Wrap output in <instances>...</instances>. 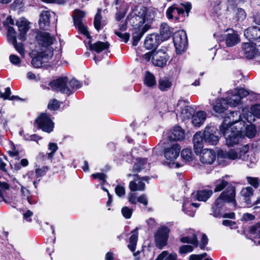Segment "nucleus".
I'll list each match as a JSON object with an SVG mask.
<instances>
[{"instance_id":"nucleus-18","label":"nucleus","mask_w":260,"mask_h":260,"mask_svg":"<svg viewBox=\"0 0 260 260\" xmlns=\"http://www.w3.org/2000/svg\"><path fill=\"white\" fill-rule=\"evenodd\" d=\"M16 24L20 31L18 38L22 41H25L26 40V33L29 29L28 21L24 18H21L16 21Z\"/></svg>"},{"instance_id":"nucleus-12","label":"nucleus","mask_w":260,"mask_h":260,"mask_svg":"<svg viewBox=\"0 0 260 260\" xmlns=\"http://www.w3.org/2000/svg\"><path fill=\"white\" fill-rule=\"evenodd\" d=\"M36 123L44 132L50 133L53 130L54 123L46 113H42L36 119Z\"/></svg>"},{"instance_id":"nucleus-8","label":"nucleus","mask_w":260,"mask_h":260,"mask_svg":"<svg viewBox=\"0 0 260 260\" xmlns=\"http://www.w3.org/2000/svg\"><path fill=\"white\" fill-rule=\"evenodd\" d=\"M249 147L246 145L239 148L236 149H230L228 151L221 150L219 152V156L222 158H228L230 159H242L245 160L246 158L245 154L248 152Z\"/></svg>"},{"instance_id":"nucleus-26","label":"nucleus","mask_w":260,"mask_h":260,"mask_svg":"<svg viewBox=\"0 0 260 260\" xmlns=\"http://www.w3.org/2000/svg\"><path fill=\"white\" fill-rule=\"evenodd\" d=\"M225 41L227 46L232 47L240 42V38L234 30L231 29L226 34Z\"/></svg>"},{"instance_id":"nucleus-10","label":"nucleus","mask_w":260,"mask_h":260,"mask_svg":"<svg viewBox=\"0 0 260 260\" xmlns=\"http://www.w3.org/2000/svg\"><path fill=\"white\" fill-rule=\"evenodd\" d=\"M250 94V92L244 88H236L234 91H231L228 92V96L230 106L231 107H236L241 102V100Z\"/></svg>"},{"instance_id":"nucleus-40","label":"nucleus","mask_w":260,"mask_h":260,"mask_svg":"<svg viewBox=\"0 0 260 260\" xmlns=\"http://www.w3.org/2000/svg\"><path fill=\"white\" fill-rule=\"evenodd\" d=\"M246 17L245 11L241 8H237L235 10L234 18L237 21H242Z\"/></svg>"},{"instance_id":"nucleus-32","label":"nucleus","mask_w":260,"mask_h":260,"mask_svg":"<svg viewBox=\"0 0 260 260\" xmlns=\"http://www.w3.org/2000/svg\"><path fill=\"white\" fill-rule=\"evenodd\" d=\"M212 191L211 190H199L196 194L192 193L191 198L197 197V199L199 201H206L212 195Z\"/></svg>"},{"instance_id":"nucleus-6","label":"nucleus","mask_w":260,"mask_h":260,"mask_svg":"<svg viewBox=\"0 0 260 260\" xmlns=\"http://www.w3.org/2000/svg\"><path fill=\"white\" fill-rule=\"evenodd\" d=\"M191 8V5L189 3L185 4H174L170 7L166 12V15L168 19L179 20L180 17L186 16Z\"/></svg>"},{"instance_id":"nucleus-15","label":"nucleus","mask_w":260,"mask_h":260,"mask_svg":"<svg viewBox=\"0 0 260 260\" xmlns=\"http://www.w3.org/2000/svg\"><path fill=\"white\" fill-rule=\"evenodd\" d=\"M169 58V57L167 53L162 50L153 52L152 60L153 64L155 66L164 67L166 64Z\"/></svg>"},{"instance_id":"nucleus-9","label":"nucleus","mask_w":260,"mask_h":260,"mask_svg":"<svg viewBox=\"0 0 260 260\" xmlns=\"http://www.w3.org/2000/svg\"><path fill=\"white\" fill-rule=\"evenodd\" d=\"M173 42L178 54L182 53L186 49L187 39L186 32L184 30L176 32L173 36Z\"/></svg>"},{"instance_id":"nucleus-42","label":"nucleus","mask_w":260,"mask_h":260,"mask_svg":"<svg viewBox=\"0 0 260 260\" xmlns=\"http://www.w3.org/2000/svg\"><path fill=\"white\" fill-rule=\"evenodd\" d=\"M144 83L149 87H152L156 84L154 76L150 73L147 72L146 73Z\"/></svg>"},{"instance_id":"nucleus-41","label":"nucleus","mask_w":260,"mask_h":260,"mask_svg":"<svg viewBox=\"0 0 260 260\" xmlns=\"http://www.w3.org/2000/svg\"><path fill=\"white\" fill-rule=\"evenodd\" d=\"M159 88L161 91L167 90L172 85V83L167 78H162L159 80Z\"/></svg>"},{"instance_id":"nucleus-29","label":"nucleus","mask_w":260,"mask_h":260,"mask_svg":"<svg viewBox=\"0 0 260 260\" xmlns=\"http://www.w3.org/2000/svg\"><path fill=\"white\" fill-rule=\"evenodd\" d=\"M109 46L110 44L108 42L98 41L93 44H90L89 45V49L90 50L94 51L99 53L108 49Z\"/></svg>"},{"instance_id":"nucleus-20","label":"nucleus","mask_w":260,"mask_h":260,"mask_svg":"<svg viewBox=\"0 0 260 260\" xmlns=\"http://www.w3.org/2000/svg\"><path fill=\"white\" fill-rule=\"evenodd\" d=\"M169 229L165 226L161 227L155 234L156 244H166L168 239Z\"/></svg>"},{"instance_id":"nucleus-19","label":"nucleus","mask_w":260,"mask_h":260,"mask_svg":"<svg viewBox=\"0 0 260 260\" xmlns=\"http://www.w3.org/2000/svg\"><path fill=\"white\" fill-rule=\"evenodd\" d=\"M191 198L190 200L188 199L184 200L182 205V211L186 214L193 217L195 214L196 209L199 206V204L193 203L192 202L193 198L191 197Z\"/></svg>"},{"instance_id":"nucleus-52","label":"nucleus","mask_w":260,"mask_h":260,"mask_svg":"<svg viewBox=\"0 0 260 260\" xmlns=\"http://www.w3.org/2000/svg\"><path fill=\"white\" fill-rule=\"evenodd\" d=\"M115 191L116 194L119 197H122L125 194V187L122 185H117L115 188Z\"/></svg>"},{"instance_id":"nucleus-45","label":"nucleus","mask_w":260,"mask_h":260,"mask_svg":"<svg viewBox=\"0 0 260 260\" xmlns=\"http://www.w3.org/2000/svg\"><path fill=\"white\" fill-rule=\"evenodd\" d=\"M62 103L55 99H51L48 104V108L50 110H57Z\"/></svg>"},{"instance_id":"nucleus-59","label":"nucleus","mask_w":260,"mask_h":260,"mask_svg":"<svg viewBox=\"0 0 260 260\" xmlns=\"http://www.w3.org/2000/svg\"><path fill=\"white\" fill-rule=\"evenodd\" d=\"M138 229H136L132 232V235L129 238L130 244H136L138 241Z\"/></svg>"},{"instance_id":"nucleus-37","label":"nucleus","mask_w":260,"mask_h":260,"mask_svg":"<svg viewBox=\"0 0 260 260\" xmlns=\"http://www.w3.org/2000/svg\"><path fill=\"white\" fill-rule=\"evenodd\" d=\"M229 176L225 175L224 177L217 180L215 182V192H218L222 190L227 185L228 182L224 180V178H228Z\"/></svg>"},{"instance_id":"nucleus-27","label":"nucleus","mask_w":260,"mask_h":260,"mask_svg":"<svg viewBox=\"0 0 260 260\" xmlns=\"http://www.w3.org/2000/svg\"><path fill=\"white\" fill-rule=\"evenodd\" d=\"M173 30L166 23H162L160 25L159 34L161 41L168 40L172 35Z\"/></svg>"},{"instance_id":"nucleus-57","label":"nucleus","mask_w":260,"mask_h":260,"mask_svg":"<svg viewBox=\"0 0 260 260\" xmlns=\"http://www.w3.org/2000/svg\"><path fill=\"white\" fill-rule=\"evenodd\" d=\"M247 181L249 184L253 186L254 188H257L259 184V179L257 177H247Z\"/></svg>"},{"instance_id":"nucleus-55","label":"nucleus","mask_w":260,"mask_h":260,"mask_svg":"<svg viewBox=\"0 0 260 260\" xmlns=\"http://www.w3.org/2000/svg\"><path fill=\"white\" fill-rule=\"evenodd\" d=\"M247 160L249 162V164L247 165L250 167L252 168L255 165L257 162V158L254 153H252L250 155H248L247 157Z\"/></svg>"},{"instance_id":"nucleus-24","label":"nucleus","mask_w":260,"mask_h":260,"mask_svg":"<svg viewBox=\"0 0 260 260\" xmlns=\"http://www.w3.org/2000/svg\"><path fill=\"white\" fill-rule=\"evenodd\" d=\"M204 134L197 132L193 137V147L195 153L198 154L204 147Z\"/></svg>"},{"instance_id":"nucleus-53","label":"nucleus","mask_w":260,"mask_h":260,"mask_svg":"<svg viewBox=\"0 0 260 260\" xmlns=\"http://www.w3.org/2000/svg\"><path fill=\"white\" fill-rule=\"evenodd\" d=\"M176 256L171 254L167 256V253L166 251L162 252L156 258V260H175Z\"/></svg>"},{"instance_id":"nucleus-1","label":"nucleus","mask_w":260,"mask_h":260,"mask_svg":"<svg viewBox=\"0 0 260 260\" xmlns=\"http://www.w3.org/2000/svg\"><path fill=\"white\" fill-rule=\"evenodd\" d=\"M240 118L239 113L232 112L220 126V131L223 135L226 144L229 146L238 144L241 139L242 129L245 126V122Z\"/></svg>"},{"instance_id":"nucleus-64","label":"nucleus","mask_w":260,"mask_h":260,"mask_svg":"<svg viewBox=\"0 0 260 260\" xmlns=\"http://www.w3.org/2000/svg\"><path fill=\"white\" fill-rule=\"evenodd\" d=\"M11 62L15 65H18L21 62L20 58L17 55L12 54L10 56Z\"/></svg>"},{"instance_id":"nucleus-38","label":"nucleus","mask_w":260,"mask_h":260,"mask_svg":"<svg viewBox=\"0 0 260 260\" xmlns=\"http://www.w3.org/2000/svg\"><path fill=\"white\" fill-rule=\"evenodd\" d=\"M17 33L12 26H9L7 28L8 40L10 43H15L16 42Z\"/></svg>"},{"instance_id":"nucleus-46","label":"nucleus","mask_w":260,"mask_h":260,"mask_svg":"<svg viewBox=\"0 0 260 260\" xmlns=\"http://www.w3.org/2000/svg\"><path fill=\"white\" fill-rule=\"evenodd\" d=\"M250 232L253 237L260 239V222L252 226L250 228ZM259 244H260V242Z\"/></svg>"},{"instance_id":"nucleus-11","label":"nucleus","mask_w":260,"mask_h":260,"mask_svg":"<svg viewBox=\"0 0 260 260\" xmlns=\"http://www.w3.org/2000/svg\"><path fill=\"white\" fill-rule=\"evenodd\" d=\"M68 84V79L66 77H61L49 83V85L53 90L70 94L71 91Z\"/></svg>"},{"instance_id":"nucleus-2","label":"nucleus","mask_w":260,"mask_h":260,"mask_svg":"<svg viewBox=\"0 0 260 260\" xmlns=\"http://www.w3.org/2000/svg\"><path fill=\"white\" fill-rule=\"evenodd\" d=\"M155 17V12L152 9L141 8L138 15L129 19L135 32L133 34V45L136 46L143 35L150 27V23Z\"/></svg>"},{"instance_id":"nucleus-44","label":"nucleus","mask_w":260,"mask_h":260,"mask_svg":"<svg viewBox=\"0 0 260 260\" xmlns=\"http://www.w3.org/2000/svg\"><path fill=\"white\" fill-rule=\"evenodd\" d=\"M190 236H186L182 238L180 240L181 242L183 243L197 244V238L196 234L193 232H192Z\"/></svg>"},{"instance_id":"nucleus-3","label":"nucleus","mask_w":260,"mask_h":260,"mask_svg":"<svg viewBox=\"0 0 260 260\" xmlns=\"http://www.w3.org/2000/svg\"><path fill=\"white\" fill-rule=\"evenodd\" d=\"M235 189L232 186H228L215 200L212 207V214L215 217L221 215V209L226 203H232L235 206L237 204L235 200Z\"/></svg>"},{"instance_id":"nucleus-36","label":"nucleus","mask_w":260,"mask_h":260,"mask_svg":"<svg viewBox=\"0 0 260 260\" xmlns=\"http://www.w3.org/2000/svg\"><path fill=\"white\" fill-rule=\"evenodd\" d=\"M241 196L244 198V200L247 204L251 203L250 198L253 196V190L251 187H246L243 188L241 191Z\"/></svg>"},{"instance_id":"nucleus-21","label":"nucleus","mask_w":260,"mask_h":260,"mask_svg":"<svg viewBox=\"0 0 260 260\" xmlns=\"http://www.w3.org/2000/svg\"><path fill=\"white\" fill-rule=\"evenodd\" d=\"M229 96L227 100L224 99H218L216 100L215 103L210 102V104L213 106L214 111L217 113H221L223 112L228 108L230 102Z\"/></svg>"},{"instance_id":"nucleus-47","label":"nucleus","mask_w":260,"mask_h":260,"mask_svg":"<svg viewBox=\"0 0 260 260\" xmlns=\"http://www.w3.org/2000/svg\"><path fill=\"white\" fill-rule=\"evenodd\" d=\"M128 248L134 252V255L136 256L143 250V245H128Z\"/></svg>"},{"instance_id":"nucleus-31","label":"nucleus","mask_w":260,"mask_h":260,"mask_svg":"<svg viewBox=\"0 0 260 260\" xmlns=\"http://www.w3.org/2000/svg\"><path fill=\"white\" fill-rule=\"evenodd\" d=\"M146 178H143L142 179H135V181H132L129 182V188L132 191H136L137 190L142 191L144 190L145 184L143 182V180Z\"/></svg>"},{"instance_id":"nucleus-30","label":"nucleus","mask_w":260,"mask_h":260,"mask_svg":"<svg viewBox=\"0 0 260 260\" xmlns=\"http://www.w3.org/2000/svg\"><path fill=\"white\" fill-rule=\"evenodd\" d=\"M206 118V113L202 111L198 112L192 117V123L195 126H200L202 125Z\"/></svg>"},{"instance_id":"nucleus-28","label":"nucleus","mask_w":260,"mask_h":260,"mask_svg":"<svg viewBox=\"0 0 260 260\" xmlns=\"http://www.w3.org/2000/svg\"><path fill=\"white\" fill-rule=\"evenodd\" d=\"M51 12L49 11H43L40 14L39 25L41 28L46 29L50 24V17Z\"/></svg>"},{"instance_id":"nucleus-60","label":"nucleus","mask_w":260,"mask_h":260,"mask_svg":"<svg viewBox=\"0 0 260 260\" xmlns=\"http://www.w3.org/2000/svg\"><path fill=\"white\" fill-rule=\"evenodd\" d=\"M137 198L138 197L134 192H130L128 194L127 199L131 204L136 205L138 202Z\"/></svg>"},{"instance_id":"nucleus-13","label":"nucleus","mask_w":260,"mask_h":260,"mask_svg":"<svg viewBox=\"0 0 260 260\" xmlns=\"http://www.w3.org/2000/svg\"><path fill=\"white\" fill-rule=\"evenodd\" d=\"M73 16L75 26L82 34L88 37L89 35V32L86 26L83 23V19L85 16V12L79 10H76L74 11Z\"/></svg>"},{"instance_id":"nucleus-63","label":"nucleus","mask_w":260,"mask_h":260,"mask_svg":"<svg viewBox=\"0 0 260 260\" xmlns=\"http://www.w3.org/2000/svg\"><path fill=\"white\" fill-rule=\"evenodd\" d=\"M11 94V89L10 87H8L6 88L5 93H3L1 91V98H3L4 100H8L10 97Z\"/></svg>"},{"instance_id":"nucleus-23","label":"nucleus","mask_w":260,"mask_h":260,"mask_svg":"<svg viewBox=\"0 0 260 260\" xmlns=\"http://www.w3.org/2000/svg\"><path fill=\"white\" fill-rule=\"evenodd\" d=\"M159 38L156 34L148 35L145 40V47L148 50L155 49L159 43Z\"/></svg>"},{"instance_id":"nucleus-49","label":"nucleus","mask_w":260,"mask_h":260,"mask_svg":"<svg viewBox=\"0 0 260 260\" xmlns=\"http://www.w3.org/2000/svg\"><path fill=\"white\" fill-rule=\"evenodd\" d=\"M147 160L146 158H139L137 159V162L134 166V169L137 171H140L143 168V166L146 163Z\"/></svg>"},{"instance_id":"nucleus-34","label":"nucleus","mask_w":260,"mask_h":260,"mask_svg":"<svg viewBox=\"0 0 260 260\" xmlns=\"http://www.w3.org/2000/svg\"><path fill=\"white\" fill-rule=\"evenodd\" d=\"M185 136L184 131L179 126L175 127L173 130L171 138L175 141L182 140Z\"/></svg>"},{"instance_id":"nucleus-33","label":"nucleus","mask_w":260,"mask_h":260,"mask_svg":"<svg viewBox=\"0 0 260 260\" xmlns=\"http://www.w3.org/2000/svg\"><path fill=\"white\" fill-rule=\"evenodd\" d=\"M194 114V110L192 107L190 106H185L180 111V116L183 120L189 119L192 117Z\"/></svg>"},{"instance_id":"nucleus-58","label":"nucleus","mask_w":260,"mask_h":260,"mask_svg":"<svg viewBox=\"0 0 260 260\" xmlns=\"http://www.w3.org/2000/svg\"><path fill=\"white\" fill-rule=\"evenodd\" d=\"M193 247L191 245H183L180 247L179 252L181 254H186L192 251Z\"/></svg>"},{"instance_id":"nucleus-56","label":"nucleus","mask_w":260,"mask_h":260,"mask_svg":"<svg viewBox=\"0 0 260 260\" xmlns=\"http://www.w3.org/2000/svg\"><path fill=\"white\" fill-rule=\"evenodd\" d=\"M121 213L122 215L126 219H129L131 218L132 213L133 210L131 208H128V207H123L121 209Z\"/></svg>"},{"instance_id":"nucleus-51","label":"nucleus","mask_w":260,"mask_h":260,"mask_svg":"<svg viewBox=\"0 0 260 260\" xmlns=\"http://www.w3.org/2000/svg\"><path fill=\"white\" fill-rule=\"evenodd\" d=\"M68 85L71 89V92H72V90L76 89L77 88H80L81 86V83L77 80L76 79H73L70 81L68 80Z\"/></svg>"},{"instance_id":"nucleus-54","label":"nucleus","mask_w":260,"mask_h":260,"mask_svg":"<svg viewBox=\"0 0 260 260\" xmlns=\"http://www.w3.org/2000/svg\"><path fill=\"white\" fill-rule=\"evenodd\" d=\"M48 149L50 152L48 153V157L51 158L53 157L54 153L58 149L57 145L56 143H50L48 145Z\"/></svg>"},{"instance_id":"nucleus-48","label":"nucleus","mask_w":260,"mask_h":260,"mask_svg":"<svg viewBox=\"0 0 260 260\" xmlns=\"http://www.w3.org/2000/svg\"><path fill=\"white\" fill-rule=\"evenodd\" d=\"M17 51L20 55L24 58L25 54V51L23 47V44L21 43H17V41L15 43H12Z\"/></svg>"},{"instance_id":"nucleus-50","label":"nucleus","mask_w":260,"mask_h":260,"mask_svg":"<svg viewBox=\"0 0 260 260\" xmlns=\"http://www.w3.org/2000/svg\"><path fill=\"white\" fill-rule=\"evenodd\" d=\"M48 170V168L47 167H43L40 168H37L35 170V177L36 179L44 176Z\"/></svg>"},{"instance_id":"nucleus-22","label":"nucleus","mask_w":260,"mask_h":260,"mask_svg":"<svg viewBox=\"0 0 260 260\" xmlns=\"http://www.w3.org/2000/svg\"><path fill=\"white\" fill-rule=\"evenodd\" d=\"M255 117L260 118V104H256L251 106L250 112L244 114V118L249 123L255 121Z\"/></svg>"},{"instance_id":"nucleus-25","label":"nucleus","mask_w":260,"mask_h":260,"mask_svg":"<svg viewBox=\"0 0 260 260\" xmlns=\"http://www.w3.org/2000/svg\"><path fill=\"white\" fill-rule=\"evenodd\" d=\"M245 37L248 40H256L260 39V28L254 26L247 28L244 32Z\"/></svg>"},{"instance_id":"nucleus-35","label":"nucleus","mask_w":260,"mask_h":260,"mask_svg":"<svg viewBox=\"0 0 260 260\" xmlns=\"http://www.w3.org/2000/svg\"><path fill=\"white\" fill-rule=\"evenodd\" d=\"M102 10L101 9H98V12L94 16L93 21L94 26L98 31L101 30L103 27L104 22L102 21Z\"/></svg>"},{"instance_id":"nucleus-7","label":"nucleus","mask_w":260,"mask_h":260,"mask_svg":"<svg viewBox=\"0 0 260 260\" xmlns=\"http://www.w3.org/2000/svg\"><path fill=\"white\" fill-rule=\"evenodd\" d=\"M36 41L38 45H35L34 48H37L39 50L46 52V50H52L50 46L53 44L55 39L50 36L48 32H39L36 37Z\"/></svg>"},{"instance_id":"nucleus-17","label":"nucleus","mask_w":260,"mask_h":260,"mask_svg":"<svg viewBox=\"0 0 260 260\" xmlns=\"http://www.w3.org/2000/svg\"><path fill=\"white\" fill-rule=\"evenodd\" d=\"M214 132L213 127H206L203 133L204 141L210 145H216L219 141V137Z\"/></svg>"},{"instance_id":"nucleus-61","label":"nucleus","mask_w":260,"mask_h":260,"mask_svg":"<svg viewBox=\"0 0 260 260\" xmlns=\"http://www.w3.org/2000/svg\"><path fill=\"white\" fill-rule=\"evenodd\" d=\"M115 34L122 39L124 42H127L129 38V34L128 33H122L118 31H115Z\"/></svg>"},{"instance_id":"nucleus-14","label":"nucleus","mask_w":260,"mask_h":260,"mask_svg":"<svg viewBox=\"0 0 260 260\" xmlns=\"http://www.w3.org/2000/svg\"><path fill=\"white\" fill-rule=\"evenodd\" d=\"M242 51L246 58L251 59L257 55H260V45L256 46L252 43H243Z\"/></svg>"},{"instance_id":"nucleus-4","label":"nucleus","mask_w":260,"mask_h":260,"mask_svg":"<svg viewBox=\"0 0 260 260\" xmlns=\"http://www.w3.org/2000/svg\"><path fill=\"white\" fill-rule=\"evenodd\" d=\"M181 147L179 144L174 143L166 148L164 151V156L166 160L164 164L170 168H178L181 165L175 161L178 157L180 153Z\"/></svg>"},{"instance_id":"nucleus-39","label":"nucleus","mask_w":260,"mask_h":260,"mask_svg":"<svg viewBox=\"0 0 260 260\" xmlns=\"http://www.w3.org/2000/svg\"><path fill=\"white\" fill-rule=\"evenodd\" d=\"M181 156L186 161H191L193 158V155L190 148L183 149L181 152Z\"/></svg>"},{"instance_id":"nucleus-5","label":"nucleus","mask_w":260,"mask_h":260,"mask_svg":"<svg viewBox=\"0 0 260 260\" xmlns=\"http://www.w3.org/2000/svg\"><path fill=\"white\" fill-rule=\"evenodd\" d=\"M31 49L29 56L32 58L31 64L36 68H40L43 63L46 62L53 56L52 50H46V52L34 48L32 45L30 47Z\"/></svg>"},{"instance_id":"nucleus-62","label":"nucleus","mask_w":260,"mask_h":260,"mask_svg":"<svg viewBox=\"0 0 260 260\" xmlns=\"http://www.w3.org/2000/svg\"><path fill=\"white\" fill-rule=\"evenodd\" d=\"M254 219L255 216L248 213L243 214L241 217V220L243 221H251L253 220Z\"/></svg>"},{"instance_id":"nucleus-16","label":"nucleus","mask_w":260,"mask_h":260,"mask_svg":"<svg viewBox=\"0 0 260 260\" xmlns=\"http://www.w3.org/2000/svg\"><path fill=\"white\" fill-rule=\"evenodd\" d=\"M199 153L200 161L204 164L211 165L216 159V153L212 149H204L201 150Z\"/></svg>"},{"instance_id":"nucleus-43","label":"nucleus","mask_w":260,"mask_h":260,"mask_svg":"<svg viewBox=\"0 0 260 260\" xmlns=\"http://www.w3.org/2000/svg\"><path fill=\"white\" fill-rule=\"evenodd\" d=\"M245 127V135L249 138L254 137L256 134V131L255 125L252 124L251 123Z\"/></svg>"}]
</instances>
